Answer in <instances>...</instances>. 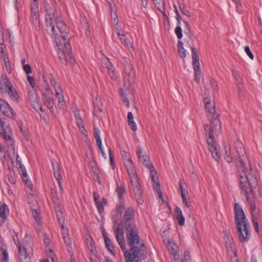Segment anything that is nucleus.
<instances>
[{
	"label": "nucleus",
	"instance_id": "1",
	"mask_svg": "<svg viewBox=\"0 0 262 262\" xmlns=\"http://www.w3.org/2000/svg\"><path fill=\"white\" fill-rule=\"evenodd\" d=\"M45 21L47 28L52 32V37L58 47L57 55L62 64L67 65L69 62L73 66L75 59L71 51L68 28L62 20L61 13L55 7L48 4L44 6Z\"/></svg>",
	"mask_w": 262,
	"mask_h": 262
},
{
	"label": "nucleus",
	"instance_id": "2",
	"mask_svg": "<svg viewBox=\"0 0 262 262\" xmlns=\"http://www.w3.org/2000/svg\"><path fill=\"white\" fill-rule=\"evenodd\" d=\"M250 173L248 176L245 177L241 176V178H239V184L242 192L244 193L246 200L251 206V211L253 212L255 211L256 205L255 202L251 200V197L259 196L260 192L257 179L252 173L253 169L250 166Z\"/></svg>",
	"mask_w": 262,
	"mask_h": 262
},
{
	"label": "nucleus",
	"instance_id": "3",
	"mask_svg": "<svg viewBox=\"0 0 262 262\" xmlns=\"http://www.w3.org/2000/svg\"><path fill=\"white\" fill-rule=\"evenodd\" d=\"M122 229L125 232L126 241L129 247L128 253H126L125 262H133L137 257H138L142 247H144V244L141 242L137 226Z\"/></svg>",
	"mask_w": 262,
	"mask_h": 262
},
{
	"label": "nucleus",
	"instance_id": "4",
	"mask_svg": "<svg viewBox=\"0 0 262 262\" xmlns=\"http://www.w3.org/2000/svg\"><path fill=\"white\" fill-rule=\"evenodd\" d=\"M235 224L238 240L241 243L248 242L251 237L250 226L244 211L238 203H235Z\"/></svg>",
	"mask_w": 262,
	"mask_h": 262
},
{
	"label": "nucleus",
	"instance_id": "5",
	"mask_svg": "<svg viewBox=\"0 0 262 262\" xmlns=\"http://www.w3.org/2000/svg\"><path fill=\"white\" fill-rule=\"evenodd\" d=\"M204 127L208 149L211 152L212 158L216 161H219L220 156L217 150L214 135H217L221 133L222 127L220 120L216 117L212 119L210 125L205 124Z\"/></svg>",
	"mask_w": 262,
	"mask_h": 262
},
{
	"label": "nucleus",
	"instance_id": "6",
	"mask_svg": "<svg viewBox=\"0 0 262 262\" xmlns=\"http://www.w3.org/2000/svg\"><path fill=\"white\" fill-rule=\"evenodd\" d=\"M204 127L208 149L211 152L212 158L216 161H219L220 156L217 150L214 135H217L221 133L222 127L220 120L216 117L212 119L210 125L205 124Z\"/></svg>",
	"mask_w": 262,
	"mask_h": 262
},
{
	"label": "nucleus",
	"instance_id": "7",
	"mask_svg": "<svg viewBox=\"0 0 262 262\" xmlns=\"http://www.w3.org/2000/svg\"><path fill=\"white\" fill-rule=\"evenodd\" d=\"M235 149L237 155H235V160L237 162L236 168L239 178L241 176L245 177L250 173V166L252 167L250 164H249L248 167H246V164L242 159L245 154V150L243 147V144L239 139H237L235 142ZM252 169V168H251Z\"/></svg>",
	"mask_w": 262,
	"mask_h": 262
},
{
	"label": "nucleus",
	"instance_id": "8",
	"mask_svg": "<svg viewBox=\"0 0 262 262\" xmlns=\"http://www.w3.org/2000/svg\"><path fill=\"white\" fill-rule=\"evenodd\" d=\"M135 211L132 207L126 209L123 218L121 220L119 225L121 229L136 226L135 219Z\"/></svg>",
	"mask_w": 262,
	"mask_h": 262
},
{
	"label": "nucleus",
	"instance_id": "9",
	"mask_svg": "<svg viewBox=\"0 0 262 262\" xmlns=\"http://www.w3.org/2000/svg\"><path fill=\"white\" fill-rule=\"evenodd\" d=\"M2 81L5 85L4 89L6 90V92L9 95L11 99L15 102H18L20 97L18 95V92L14 88L7 76H4L3 77Z\"/></svg>",
	"mask_w": 262,
	"mask_h": 262
},
{
	"label": "nucleus",
	"instance_id": "10",
	"mask_svg": "<svg viewBox=\"0 0 262 262\" xmlns=\"http://www.w3.org/2000/svg\"><path fill=\"white\" fill-rule=\"evenodd\" d=\"M142 149L140 146L137 147V155L141 163L150 170V175L151 179L154 180V175H157V171L154 165L151 163L149 157L146 155H142Z\"/></svg>",
	"mask_w": 262,
	"mask_h": 262
},
{
	"label": "nucleus",
	"instance_id": "11",
	"mask_svg": "<svg viewBox=\"0 0 262 262\" xmlns=\"http://www.w3.org/2000/svg\"><path fill=\"white\" fill-rule=\"evenodd\" d=\"M191 49L192 52V63L194 71L195 81L197 83H199L201 76V69L199 62V54L196 48L191 47Z\"/></svg>",
	"mask_w": 262,
	"mask_h": 262
},
{
	"label": "nucleus",
	"instance_id": "12",
	"mask_svg": "<svg viewBox=\"0 0 262 262\" xmlns=\"http://www.w3.org/2000/svg\"><path fill=\"white\" fill-rule=\"evenodd\" d=\"M127 159H124V166L128 174L130 181L135 182L136 181V179L138 178L136 170L134 164L129 156V155L127 154Z\"/></svg>",
	"mask_w": 262,
	"mask_h": 262
},
{
	"label": "nucleus",
	"instance_id": "13",
	"mask_svg": "<svg viewBox=\"0 0 262 262\" xmlns=\"http://www.w3.org/2000/svg\"><path fill=\"white\" fill-rule=\"evenodd\" d=\"M0 111L3 114L10 118L14 119L15 113L9 104L4 99L0 98Z\"/></svg>",
	"mask_w": 262,
	"mask_h": 262
},
{
	"label": "nucleus",
	"instance_id": "14",
	"mask_svg": "<svg viewBox=\"0 0 262 262\" xmlns=\"http://www.w3.org/2000/svg\"><path fill=\"white\" fill-rule=\"evenodd\" d=\"M123 230L121 228H119V226H118V227L116 228L114 232L116 239L123 252L125 257H126V255H127L126 253H128V250L126 249L125 241L123 236Z\"/></svg>",
	"mask_w": 262,
	"mask_h": 262
},
{
	"label": "nucleus",
	"instance_id": "15",
	"mask_svg": "<svg viewBox=\"0 0 262 262\" xmlns=\"http://www.w3.org/2000/svg\"><path fill=\"white\" fill-rule=\"evenodd\" d=\"M130 183L133 188V192L137 203L140 205L142 204L144 202V200L142 198V191L141 188L140 184L138 181V178H137L136 181H130Z\"/></svg>",
	"mask_w": 262,
	"mask_h": 262
},
{
	"label": "nucleus",
	"instance_id": "16",
	"mask_svg": "<svg viewBox=\"0 0 262 262\" xmlns=\"http://www.w3.org/2000/svg\"><path fill=\"white\" fill-rule=\"evenodd\" d=\"M126 72L124 76V82L128 84L133 83L135 79V73L132 65H129L128 69L126 68Z\"/></svg>",
	"mask_w": 262,
	"mask_h": 262
},
{
	"label": "nucleus",
	"instance_id": "17",
	"mask_svg": "<svg viewBox=\"0 0 262 262\" xmlns=\"http://www.w3.org/2000/svg\"><path fill=\"white\" fill-rule=\"evenodd\" d=\"M62 234L64 243L67 246V249L69 253H71V251L73 250L72 247L71 239L69 235L68 229L62 231Z\"/></svg>",
	"mask_w": 262,
	"mask_h": 262
},
{
	"label": "nucleus",
	"instance_id": "18",
	"mask_svg": "<svg viewBox=\"0 0 262 262\" xmlns=\"http://www.w3.org/2000/svg\"><path fill=\"white\" fill-rule=\"evenodd\" d=\"M51 163L53 167L54 175L55 179H58L62 178L61 175V169L59 164L54 159L51 160Z\"/></svg>",
	"mask_w": 262,
	"mask_h": 262
},
{
	"label": "nucleus",
	"instance_id": "19",
	"mask_svg": "<svg viewBox=\"0 0 262 262\" xmlns=\"http://www.w3.org/2000/svg\"><path fill=\"white\" fill-rule=\"evenodd\" d=\"M167 249L173 255V259L175 261L179 259V255L178 254V247L174 244L171 243L167 245Z\"/></svg>",
	"mask_w": 262,
	"mask_h": 262
},
{
	"label": "nucleus",
	"instance_id": "20",
	"mask_svg": "<svg viewBox=\"0 0 262 262\" xmlns=\"http://www.w3.org/2000/svg\"><path fill=\"white\" fill-rule=\"evenodd\" d=\"M16 244L18 248L19 259L23 262V259H26L28 257V253L26 248L24 246H21L19 242H18V245Z\"/></svg>",
	"mask_w": 262,
	"mask_h": 262
},
{
	"label": "nucleus",
	"instance_id": "21",
	"mask_svg": "<svg viewBox=\"0 0 262 262\" xmlns=\"http://www.w3.org/2000/svg\"><path fill=\"white\" fill-rule=\"evenodd\" d=\"M203 102L205 104L206 110L212 115H213L211 118V120L212 119H214L216 117L218 118L217 116H215V110L214 106H213L211 109L209 108L211 103L210 99L208 97H205L203 99Z\"/></svg>",
	"mask_w": 262,
	"mask_h": 262
},
{
	"label": "nucleus",
	"instance_id": "22",
	"mask_svg": "<svg viewBox=\"0 0 262 262\" xmlns=\"http://www.w3.org/2000/svg\"><path fill=\"white\" fill-rule=\"evenodd\" d=\"M6 211L9 212V209L8 206L6 204H3L0 206V225H2L5 220L7 218Z\"/></svg>",
	"mask_w": 262,
	"mask_h": 262
},
{
	"label": "nucleus",
	"instance_id": "23",
	"mask_svg": "<svg viewBox=\"0 0 262 262\" xmlns=\"http://www.w3.org/2000/svg\"><path fill=\"white\" fill-rule=\"evenodd\" d=\"M174 211L176 218L179 222V225L181 226H183L185 223V217L182 214V210L179 207H177Z\"/></svg>",
	"mask_w": 262,
	"mask_h": 262
},
{
	"label": "nucleus",
	"instance_id": "24",
	"mask_svg": "<svg viewBox=\"0 0 262 262\" xmlns=\"http://www.w3.org/2000/svg\"><path fill=\"white\" fill-rule=\"evenodd\" d=\"M117 188L116 192L117 194V196L119 199V201H122L123 199V195L126 192L125 187L124 185H119L118 183L116 184Z\"/></svg>",
	"mask_w": 262,
	"mask_h": 262
},
{
	"label": "nucleus",
	"instance_id": "25",
	"mask_svg": "<svg viewBox=\"0 0 262 262\" xmlns=\"http://www.w3.org/2000/svg\"><path fill=\"white\" fill-rule=\"evenodd\" d=\"M5 122L0 119V135L6 141L10 140L11 137L9 135H7L6 129L4 128Z\"/></svg>",
	"mask_w": 262,
	"mask_h": 262
},
{
	"label": "nucleus",
	"instance_id": "26",
	"mask_svg": "<svg viewBox=\"0 0 262 262\" xmlns=\"http://www.w3.org/2000/svg\"><path fill=\"white\" fill-rule=\"evenodd\" d=\"M100 130L98 128L94 127V134L95 139L96 140V144L98 147H101L102 145V141L100 136Z\"/></svg>",
	"mask_w": 262,
	"mask_h": 262
},
{
	"label": "nucleus",
	"instance_id": "27",
	"mask_svg": "<svg viewBox=\"0 0 262 262\" xmlns=\"http://www.w3.org/2000/svg\"><path fill=\"white\" fill-rule=\"evenodd\" d=\"M107 68L111 78L112 79H116L117 78V76L116 74V69L112 63H110L107 66Z\"/></svg>",
	"mask_w": 262,
	"mask_h": 262
},
{
	"label": "nucleus",
	"instance_id": "28",
	"mask_svg": "<svg viewBox=\"0 0 262 262\" xmlns=\"http://www.w3.org/2000/svg\"><path fill=\"white\" fill-rule=\"evenodd\" d=\"M43 98L50 97L52 96V91L49 86L46 84L41 90Z\"/></svg>",
	"mask_w": 262,
	"mask_h": 262
},
{
	"label": "nucleus",
	"instance_id": "29",
	"mask_svg": "<svg viewBox=\"0 0 262 262\" xmlns=\"http://www.w3.org/2000/svg\"><path fill=\"white\" fill-rule=\"evenodd\" d=\"M44 104L50 109L53 108L54 105V99L52 97L42 98Z\"/></svg>",
	"mask_w": 262,
	"mask_h": 262
},
{
	"label": "nucleus",
	"instance_id": "30",
	"mask_svg": "<svg viewBox=\"0 0 262 262\" xmlns=\"http://www.w3.org/2000/svg\"><path fill=\"white\" fill-rule=\"evenodd\" d=\"M3 59L5 63V68L6 71L8 73H10L11 72V69L10 66V63L9 59V57L8 54H4L2 55Z\"/></svg>",
	"mask_w": 262,
	"mask_h": 262
},
{
	"label": "nucleus",
	"instance_id": "31",
	"mask_svg": "<svg viewBox=\"0 0 262 262\" xmlns=\"http://www.w3.org/2000/svg\"><path fill=\"white\" fill-rule=\"evenodd\" d=\"M104 242H105V246H106V248H107V249L113 255H115V248H114L113 245L112 244V243L111 239L109 238H106V239H104Z\"/></svg>",
	"mask_w": 262,
	"mask_h": 262
},
{
	"label": "nucleus",
	"instance_id": "32",
	"mask_svg": "<svg viewBox=\"0 0 262 262\" xmlns=\"http://www.w3.org/2000/svg\"><path fill=\"white\" fill-rule=\"evenodd\" d=\"M56 96L58 98L59 107L61 109H64L66 106V103L62 93H59L58 95Z\"/></svg>",
	"mask_w": 262,
	"mask_h": 262
},
{
	"label": "nucleus",
	"instance_id": "33",
	"mask_svg": "<svg viewBox=\"0 0 262 262\" xmlns=\"http://www.w3.org/2000/svg\"><path fill=\"white\" fill-rule=\"evenodd\" d=\"M8 181L9 183L12 185H14L16 182V177L15 172L13 171H10L7 174Z\"/></svg>",
	"mask_w": 262,
	"mask_h": 262
},
{
	"label": "nucleus",
	"instance_id": "34",
	"mask_svg": "<svg viewBox=\"0 0 262 262\" xmlns=\"http://www.w3.org/2000/svg\"><path fill=\"white\" fill-rule=\"evenodd\" d=\"M111 19L114 28L119 30L120 29V26L119 25L118 15L116 12H114V14L111 13Z\"/></svg>",
	"mask_w": 262,
	"mask_h": 262
},
{
	"label": "nucleus",
	"instance_id": "35",
	"mask_svg": "<svg viewBox=\"0 0 262 262\" xmlns=\"http://www.w3.org/2000/svg\"><path fill=\"white\" fill-rule=\"evenodd\" d=\"M51 193L52 200L53 203L58 206H59L60 202L57 195V191L55 188H51Z\"/></svg>",
	"mask_w": 262,
	"mask_h": 262
},
{
	"label": "nucleus",
	"instance_id": "36",
	"mask_svg": "<svg viewBox=\"0 0 262 262\" xmlns=\"http://www.w3.org/2000/svg\"><path fill=\"white\" fill-rule=\"evenodd\" d=\"M21 179H22L23 181L25 183V185L27 186V187L28 188L30 189L31 190H32L33 184H32L31 180L29 179L27 173L21 176Z\"/></svg>",
	"mask_w": 262,
	"mask_h": 262
},
{
	"label": "nucleus",
	"instance_id": "37",
	"mask_svg": "<svg viewBox=\"0 0 262 262\" xmlns=\"http://www.w3.org/2000/svg\"><path fill=\"white\" fill-rule=\"evenodd\" d=\"M178 48L180 56L182 58L186 57V50L183 48V42L180 40L178 41Z\"/></svg>",
	"mask_w": 262,
	"mask_h": 262
},
{
	"label": "nucleus",
	"instance_id": "38",
	"mask_svg": "<svg viewBox=\"0 0 262 262\" xmlns=\"http://www.w3.org/2000/svg\"><path fill=\"white\" fill-rule=\"evenodd\" d=\"M31 103V105L32 106H33V107L37 112H39V111H40L41 112H42V105H41V103L39 100H38V101H34V102H33Z\"/></svg>",
	"mask_w": 262,
	"mask_h": 262
},
{
	"label": "nucleus",
	"instance_id": "39",
	"mask_svg": "<svg viewBox=\"0 0 262 262\" xmlns=\"http://www.w3.org/2000/svg\"><path fill=\"white\" fill-rule=\"evenodd\" d=\"M28 97L30 103L38 101L39 99L37 93L35 92L33 93L29 92Z\"/></svg>",
	"mask_w": 262,
	"mask_h": 262
},
{
	"label": "nucleus",
	"instance_id": "40",
	"mask_svg": "<svg viewBox=\"0 0 262 262\" xmlns=\"http://www.w3.org/2000/svg\"><path fill=\"white\" fill-rule=\"evenodd\" d=\"M31 13H39L37 0H33L31 5Z\"/></svg>",
	"mask_w": 262,
	"mask_h": 262
},
{
	"label": "nucleus",
	"instance_id": "41",
	"mask_svg": "<svg viewBox=\"0 0 262 262\" xmlns=\"http://www.w3.org/2000/svg\"><path fill=\"white\" fill-rule=\"evenodd\" d=\"M183 21L186 28V29L184 31V33L185 34H187L189 38H190L191 36L192 35L190 25L188 21L185 20H183Z\"/></svg>",
	"mask_w": 262,
	"mask_h": 262
},
{
	"label": "nucleus",
	"instance_id": "42",
	"mask_svg": "<svg viewBox=\"0 0 262 262\" xmlns=\"http://www.w3.org/2000/svg\"><path fill=\"white\" fill-rule=\"evenodd\" d=\"M32 21L33 24H39V13H31Z\"/></svg>",
	"mask_w": 262,
	"mask_h": 262
},
{
	"label": "nucleus",
	"instance_id": "43",
	"mask_svg": "<svg viewBox=\"0 0 262 262\" xmlns=\"http://www.w3.org/2000/svg\"><path fill=\"white\" fill-rule=\"evenodd\" d=\"M209 80L210 84L213 90L214 91H217L219 89L218 84L216 81L212 77H209Z\"/></svg>",
	"mask_w": 262,
	"mask_h": 262
},
{
	"label": "nucleus",
	"instance_id": "44",
	"mask_svg": "<svg viewBox=\"0 0 262 262\" xmlns=\"http://www.w3.org/2000/svg\"><path fill=\"white\" fill-rule=\"evenodd\" d=\"M252 221L255 231L258 233L259 232V227L257 219L254 214H252Z\"/></svg>",
	"mask_w": 262,
	"mask_h": 262
},
{
	"label": "nucleus",
	"instance_id": "45",
	"mask_svg": "<svg viewBox=\"0 0 262 262\" xmlns=\"http://www.w3.org/2000/svg\"><path fill=\"white\" fill-rule=\"evenodd\" d=\"M154 180L152 181L154 182L153 184V187L154 189L156 191H158L160 190V186L158 178L157 177H155V175H154Z\"/></svg>",
	"mask_w": 262,
	"mask_h": 262
},
{
	"label": "nucleus",
	"instance_id": "46",
	"mask_svg": "<svg viewBox=\"0 0 262 262\" xmlns=\"http://www.w3.org/2000/svg\"><path fill=\"white\" fill-rule=\"evenodd\" d=\"M77 124L80 129H82L85 130L84 126L83 125V121L79 115H75Z\"/></svg>",
	"mask_w": 262,
	"mask_h": 262
},
{
	"label": "nucleus",
	"instance_id": "47",
	"mask_svg": "<svg viewBox=\"0 0 262 262\" xmlns=\"http://www.w3.org/2000/svg\"><path fill=\"white\" fill-rule=\"evenodd\" d=\"M175 33L177 37L180 39L183 37L182 30L181 26H177L174 30Z\"/></svg>",
	"mask_w": 262,
	"mask_h": 262
},
{
	"label": "nucleus",
	"instance_id": "48",
	"mask_svg": "<svg viewBox=\"0 0 262 262\" xmlns=\"http://www.w3.org/2000/svg\"><path fill=\"white\" fill-rule=\"evenodd\" d=\"M108 154H109L110 164L112 166V168L114 169L115 168V162H114V157L113 155L112 151L110 147H109V148H108Z\"/></svg>",
	"mask_w": 262,
	"mask_h": 262
},
{
	"label": "nucleus",
	"instance_id": "49",
	"mask_svg": "<svg viewBox=\"0 0 262 262\" xmlns=\"http://www.w3.org/2000/svg\"><path fill=\"white\" fill-rule=\"evenodd\" d=\"M32 214H33V216L34 220H35V221L37 223H39L40 222V220L39 213H38L37 212L36 209H34V210H32Z\"/></svg>",
	"mask_w": 262,
	"mask_h": 262
},
{
	"label": "nucleus",
	"instance_id": "50",
	"mask_svg": "<svg viewBox=\"0 0 262 262\" xmlns=\"http://www.w3.org/2000/svg\"><path fill=\"white\" fill-rule=\"evenodd\" d=\"M117 35L119 38L121 40V42H123L124 44L127 41H128V39L125 36V35L123 33H121L120 32H118Z\"/></svg>",
	"mask_w": 262,
	"mask_h": 262
},
{
	"label": "nucleus",
	"instance_id": "51",
	"mask_svg": "<svg viewBox=\"0 0 262 262\" xmlns=\"http://www.w3.org/2000/svg\"><path fill=\"white\" fill-rule=\"evenodd\" d=\"M179 9H180L181 12L184 15H185L186 16H187L188 17H190L191 16V14H190V12H189V11L188 10H187L185 8L184 6H182V5H179Z\"/></svg>",
	"mask_w": 262,
	"mask_h": 262
},
{
	"label": "nucleus",
	"instance_id": "52",
	"mask_svg": "<svg viewBox=\"0 0 262 262\" xmlns=\"http://www.w3.org/2000/svg\"><path fill=\"white\" fill-rule=\"evenodd\" d=\"M18 166V169L19 171L20 174L23 176L24 174H25L27 173V171L25 167L21 164V163H20L18 165H17Z\"/></svg>",
	"mask_w": 262,
	"mask_h": 262
},
{
	"label": "nucleus",
	"instance_id": "53",
	"mask_svg": "<svg viewBox=\"0 0 262 262\" xmlns=\"http://www.w3.org/2000/svg\"><path fill=\"white\" fill-rule=\"evenodd\" d=\"M9 256L7 251L2 253V257L1 258V262H9Z\"/></svg>",
	"mask_w": 262,
	"mask_h": 262
},
{
	"label": "nucleus",
	"instance_id": "54",
	"mask_svg": "<svg viewBox=\"0 0 262 262\" xmlns=\"http://www.w3.org/2000/svg\"><path fill=\"white\" fill-rule=\"evenodd\" d=\"M119 203L117 205L116 210L120 213H122L123 211V209L124 208V205L122 202V201H119Z\"/></svg>",
	"mask_w": 262,
	"mask_h": 262
},
{
	"label": "nucleus",
	"instance_id": "55",
	"mask_svg": "<svg viewBox=\"0 0 262 262\" xmlns=\"http://www.w3.org/2000/svg\"><path fill=\"white\" fill-rule=\"evenodd\" d=\"M245 52L247 53V55L249 57V58L251 59L252 60L254 59V56H253L252 52L251 51L250 49L248 46H245Z\"/></svg>",
	"mask_w": 262,
	"mask_h": 262
},
{
	"label": "nucleus",
	"instance_id": "56",
	"mask_svg": "<svg viewBox=\"0 0 262 262\" xmlns=\"http://www.w3.org/2000/svg\"><path fill=\"white\" fill-rule=\"evenodd\" d=\"M190 260V254L189 251L186 250L184 252V259L183 262H189Z\"/></svg>",
	"mask_w": 262,
	"mask_h": 262
},
{
	"label": "nucleus",
	"instance_id": "57",
	"mask_svg": "<svg viewBox=\"0 0 262 262\" xmlns=\"http://www.w3.org/2000/svg\"><path fill=\"white\" fill-rule=\"evenodd\" d=\"M95 204H96V207H97V208L98 209V212L100 213H101L103 212V211H104V207H103V204H102V203H101L99 201V202H96L95 203Z\"/></svg>",
	"mask_w": 262,
	"mask_h": 262
},
{
	"label": "nucleus",
	"instance_id": "58",
	"mask_svg": "<svg viewBox=\"0 0 262 262\" xmlns=\"http://www.w3.org/2000/svg\"><path fill=\"white\" fill-rule=\"evenodd\" d=\"M55 91L56 95H58L59 93H62V90L61 88L60 85L58 83L53 86Z\"/></svg>",
	"mask_w": 262,
	"mask_h": 262
},
{
	"label": "nucleus",
	"instance_id": "59",
	"mask_svg": "<svg viewBox=\"0 0 262 262\" xmlns=\"http://www.w3.org/2000/svg\"><path fill=\"white\" fill-rule=\"evenodd\" d=\"M56 212L57 219L64 217L63 216V214H62V212L61 211V209L59 206H58V207H57Z\"/></svg>",
	"mask_w": 262,
	"mask_h": 262
},
{
	"label": "nucleus",
	"instance_id": "60",
	"mask_svg": "<svg viewBox=\"0 0 262 262\" xmlns=\"http://www.w3.org/2000/svg\"><path fill=\"white\" fill-rule=\"evenodd\" d=\"M23 70L28 75L32 72L31 66L29 64L24 65Z\"/></svg>",
	"mask_w": 262,
	"mask_h": 262
},
{
	"label": "nucleus",
	"instance_id": "61",
	"mask_svg": "<svg viewBox=\"0 0 262 262\" xmlns=\"http://www.w3.org/2000/svg\"><path fill=\"white\" fill-rule=\"evenodd\" d=\"M128 125L130 126V127L131 128V129L135 131L137 130V125H136V122L134 121V120L130 121L128 122Z\"/></svg>",
	"mask_w": 262,
	"mask_h": 262
},
{
	"label": "nucleus",
	"instance_id": "62",
	"mask_svg": "<svg viewBox=\"0 0 262 262\" xmlns=\"http://www.w3.org/2000/svg\"><path fill=\"white\" fill-rule=\"evenodd\" d=\"M224 158L227 162L228 163H231L233 161L232 157L226 151L224 155Z\"/></svg>",
	"mask_w": 262,
	"mask_h": 262
},
{
	"label": "nucleus",
	"instance_id": "63",
	"mask_svg": "<svg viewBox=\"0 0 262 262\" xmlns=\"http://www.w3.org/2000/svg\"><path fill=\"white\" fill-rule=\"evenodd\" d=\"M0 250L2 253L7 251V246L2 241H0Z\"/></svg>",
	"mask_w": 262,
	"mask_h": 262
},
{
	"label": "nucleus",
	"instance_id": "64",
	"mask_svg": "<svg viewBox=\"0 0 262 262\" xmlns=\"http://www.w3.org/2000/svg\"><path fill=\"white\" fill-rule=\"evenodd\" d=\"M27 78L32 88H34L35 85L34 78L29 75L27 76Z\"/></svg>",
	"mask_w": 262,
	"mask_h": 262
}]
</instances>
